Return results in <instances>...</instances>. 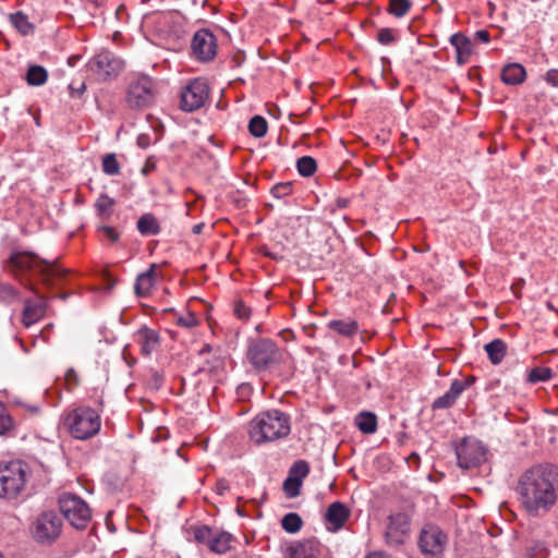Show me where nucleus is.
Masks as SVG:
<instances>
[{"mask_svg": "<svg viewBox=\"0 0 558 558\" xmlns=\"http://www.w3.org/2000/svg\"><path fill=\"white\" fill-rule=\"evenodd\" d=\"M527 518L544 519L558 507V465L538 463L523 471L514 488Z\"/></svg>", "mask_w": 558, "mask_h": 558, "instance_id": "1", "label": "nucleus"}, {"mask_svg": "<svg viewBox=\"0 0 558 558\" xmlns=\"http://www.w3.org/2000/svg\"><path fill=\"white\" fill-rule=\"evenodd\" d=\"M8 268L12 272L35 271L39 275L44 286L50 288L58 281L64 279L68 269L56 262L40 258L38 255L28 252H13L7 260Z\"/></svg>", "mask_w": 558, "mask_h": 558, "instance_id": "2", "label": "nucleus"}, {"mask_svg": "<svg viewBox=\"0 0 558 558\" xmlns=\"http://www.w3.org/2000/svg\"><path fill=\"white\" fill-rule=\"evenodd\" d=\"M291 432L290 416L279 410L256 415L250 423V438L256 445L287 437Z\"/></svg>", "mask_w": 558, "mask_h": 558, "instance_id": "3", "label": "nucleus"}, {"mask_svg": "<svg viewBox=\"0 0 558 558\" xmlns=\"http://www.w3.org/2000/svg\"><path fill=\"white\" fill-rule=\"evenodd\" d=\"M246 361L257 373L270 371L283 361V351L269 338H254L247 340Z\"/></svg>", "mask_w": 558, "mask_h": 558, "instance_id": "4", "label": "nucleus"}, {"mask_svg": "<svg viewBox=\"0 0 558 558\" xmlns=\"http://www.w3.org/2000/svg\"><path fill=\"white\" fill-rule=\"evenodd\" d=\"M29 474V466L24 461L0 463V498H15L23 490Z\"/></svg>", "mask_w": 558, "mask_h": 558, "instance_id": "5", "label": "nucleus"}, {"mask_svg": "<svg viewBox=\"0 0 558 558\" xmlns=\"http://www.w3.org/2000/svg\"><path fill=\"white\" fill-rule=\"evenodd\" d=\"M64 425L74 438L86 440L99 433L100 415L88 407L76 408L66 415Z\"/></svg>", "mask_w": 558, "mask_h": 558, "instance_id": "6", "label": "nucleus"}, {"mask_svg": "<svg viewBox=\"0 0 558 558\" xmlns=\"http://www.w3.org/2000/svg\"><path fill=\"white\" fill-rule=\"evenodd\" d=\"M156 84L146 74H135L130 77L126 87L125 102L129 108L143 110L154 105Z\"/></svg>", "mask_w": 558, "mask_h": 558, "instance_id": "7", "label": "nucleus"}, {"mask_svg": "<svg viewBox=\"0 0 558 558\" xmlns=\"http://www.w3.org/2000/svg\"><path fill=\"white\" fill-rule=\"evenodd\" d=\"M59 508L63 517L76 530H85L92 520L88 504L80 496L64 493L59 497Z\"/></svg>", "mask_w": 558, "mask_h": 558, "instance_id": "8", "label": "nucleus"}, {"mask_svg": "<svg viewBox=\"0 0 558 558\" xmlns=\"http://www.w3.org/2000/svg\"><path fill=\"white\" fill-rule=\"evenodd\" d=\"M87 69L98 82H107L122 72L124 61L109 50H101L88 61Z\"/></svg>", "mask_w": 558, "mask_h": 558, "instance_id": "9", "label": "nucleus"}, {"mask_svg": "<svg viewBox=\"0 0 558 558\" xmlns=\"http://www.w3.org/2000/svg\"><path fill=\"white\" fill-rule=\"evenodd\" d=\"M194 538L197 543L206 545L210 551L222 555L232 548L234 536L226 531H218L208 525L192 527Z\"/></svg>", "mask_w": 558, "mask_h": 558, "instance_id": "10", "label": "nucleus"}, {"mask_svg": "<svg viewBox=\"0 0 558 558\" xmlns=\"http://www.w3.org/2000/svg\"><path fill=\"white\" fill-rule=\"evenodd\" d=\"M62 519L54 511L40 513L33 523L32 534L40 544H51L61 534Z\"/></svg>", "mask_w": 558, "mask_h": 558, "instance_id": "11", "label": "nucleus"}, {"mask_svg": "<svg viewBox=\"0 0 558 558\" xmlns=\"http://www.w3.org/2000/svg\"><path fill=\"white\" fill-rule=\"evenodd\" d=\"M209 97V86L203 78H194L180 93V108L193 112L202 108Z\"/></svg>", "mask_w": 558, "mask_h": 558, "instance_id": "12", "label": "nucleus"}, {"mask_svg": "<svg viewBox=\"0 0 558 558\" xmlns=\"http://www.w3.org/2000/svg\"><path fill=\"white\" fill-rule=\"evenodd\" d=\"M447 542V535L436 525L424 526L418 536V547L424 558H441Z\"/></svg>", "mask_w": 558, "mask_h": 558, "instance_id": "13", "label": "nucleus"}, {"mask_svg": "<svg viewBox=\"0 0 558 558\" xmlns=\"http://www.w3.org/2000/svg\"><path fill=\"white\" fill-rule=\"evenodd\" d=\"M486 450L483 444L475 439L464 438L456 447L458 465L469 470L475 468L485 461Z\"/></svg>", "mask_w": 558, "mask_h": 558, "instance_id": "14", "label": "nucleus"}, {"mask_svg": "<svg viewBox=\"0 0 558 558\" xmlns=\"http://www.w3.org/2000/svg\"><path fill=\"white\" fill-rule=\"evenodd\" d=\"M386 543L391 547L402 545L410 533V517L404 512L392 513L387 518Z\"/></svg>", "mask_w": 558, "mask_h": 558, "instance_id": "15", "label": "nucleus"}, {"mask_svg": "<svg viewBox=\"0 0 558 558\" xmlns=\"http://www.w3.org/2000/svg\"><path fill=\"white\" fill-rule=\"evenodd\" d=\"M191 49L196 60L211 61L217 54V39L209 29H199L192 38Z\"/></svg>", "mask_w": 558, "mask_h": 558, "instance_id": "16", "label": "nucleus"}, {"mask_svg": "<svg viewBox=\"0 0 558 558\" xmlns=\"http://www.w3.org/2000/svg\"><path fill=\"white\" fill-rule=\"evenodd\" d=\"M320 553V544L318 541L303 539L291 544L287 548L284 558H317Z\"/></svg>", "mask_w": 558, "mask_h": 558, "instance_id": "17", "label": "nucleus"}, {"mask_svg": "<svg viewBox=\"0 0 558 558\" xmlns=\"http://www.w3.org/2000/svg\"><path fill=\"white\" fill-rule=\"evenodd\" d=\"M351 514L350 509L340 501H335L327 508L325 513V521L330 524L328 527L331 531H339L349 520Z\"/></svg>", "mask_w": 558, "mask_h": 558, "instance_id": "18", "label": "nucleus"}, {"mask_svg": "<svg viewBox=\"0 0 558 558\" xmlns=\"http://www.w3.org/2000/svg\"><path fill=\"white\" fill-rule=\"evenodd\" d=\"M135 337L141 347V352L145 356H149L160 345L159 332L146 326L141 327Z\"/></svg>", "mask_w": 558, "mask_h": 558, "instance_id": "19", "label": "nucleus"}, {"mask_svg": "<svg viewBox=\"0 0 558 558\" xmlns=\"http://www.w3.org/2000/svg\"><path fill=\"white\" fill-rule=\"evenodd\" d=\"M46 313V298L44 295H38L37 301L25 300L24 310H23V324L26 327L38 322L40 318L45 316Z\"/></svg>", "mask_w": 558, "mask_h": 558, "instance_id": "20", "label": "nucleus"}, {"mask_svg": "<svg viewBox=\"0 0 558 558\" xmlns=\"http://www.w3.org/2000/svg\"><path fill=\"white\" fill-rule=\"evenodd\" d=\"M465 388L466 384L462 380L454 379L451 383L449 390L434 400L432 404L433 410H445L451 408Z\"/></svg>", "mask_w": 558, "mask_h": 558, "instance_id": "21", "label": "nucleus"}, {"mask_svg": "<svg viewBox=\"0 0 558 558\" xmlns=\"http://www.w3.org/2000/svg\"><path fill=\"white\" fill-rule=\"evenodd\" d=\"M450 44L454 47L457 52V63L459 65L465 64L472 53L471 40L461 33H456L450 36Z\"/></svg>", "mask_w": 558, "mask_h": 558, "instance_id": "22", "label": "nucleus"}, {"mask_svg": "<svg viewBox=\"0 0 558 558\" xmlns=\"http://www.w3.org/2000/svg\"><path fill=\"white\" fill-rule=\"evenodd\" d=\"M155 268L156 265L153 264L146 271L137 276L134 287L137 296L144 298L150 293L156 281Z\"/></svg>", "mask_w": 558, "mask_h": 558, "instance_id": "23", "label": "nucleus"}, {"mask_svg": "<svg viewBox=\"0 0 558 558\" xmlns=\"http://www.w3.org/2000/svg\"><path fill=\"white\" fill-rule=\"evenodd\" d=\"M327 328L345 338L354 337L359 331V323L352 318L332 319L327 323Z\"/></svg>", "mask_w": 558, "mask_h": 558, "instance_id": "24", "label": "nucleus"}, {"mask_svg": "<svg viewBox=\"0 0 558 558\" xmlns=\"http://www.w3.org/2000/svg\"><path fill=\"white\" fill-rule=\"evenodd\" d=\"M526 72L524 66L519 63H510L504 66L501 71V80L508 85H518L524 82Z\"/></svg>", "mask_w": 558, "mask_h": 558, "instance_id": "25", "label": "nucleus"}, {"mask_svg": "<svg viewBox=\"0 0 558 558\" xmlns=\"http://www.w3.org/2000/svg\"><path fill=\"white\" fill-rule=\"evenodd\" d=\"M507 343L501 339H494L484 345V350L492 364L498 365L507 354Z\"/></svg>", "mask_w": 558, "mask_h": 558, "instance_id": "26", "label": "nucleus"}, {"mask_svg": "<svg viewBox=\"0 0 558 558\" xmlns=\"http://www.w3.org/2000/svg\"><path fill=\"white\" fill-rule=\"evenodd\" d=\"M137 230L142 235H157L160 233V225L153 214L142 215L136 223Z\"/></svg>", "mask_w": 558, "mask_h": 558, "instance_id": "27", "label": "nucleus"}, {"mask_svg": "<svg viewBox=\"0 0 558 558\" xmlns=\"http://www.w3.org/2000/svg\"><path fill=\"white\" fill-rule=\"evenodd\" d=\"M355 425L364 434H373L377 429V416L367 411H363L355 416Z\"/></svg>", "mask_w": 558, "mask_h": 558, "instance_id": "28", "label": "nucleus"}, {"mask_svg": "<svg viewBox=\"0 0 558 558\" xmlns=\"http://www.w3.org/2000/svg\"><path fill=\"white\" fill-rule=\"evenodd\" d=\"M114 205H116V201L112 197H110L109 195L102 193L99 195V197L95 202L94 207L96 209L97 215L100 218L108 219L113 211Z\"/></svg>", "mask_w": 558, "mask_h": 558, "instance_id": "29", "label": "nucleus"}, {"mask_svg": "<svg viewBox=\"0 0 558 558\" xmlns=\"http://www.w3.org/2000/svg\"><path fill=\"white\" fill-rule=\"evenodd\" d=\"M48 72L41 65H31L26 72V82L31 86H41L47 82Z\"/></svg>", "mask_w": 558, "mask_h": 558, "instance_id": "30", "label": "nucleus"}, {"mask_svg": "<svg viewBox=\"0 0 558 558\" xmlns=\"http://www.w3.org/2000/svg\"><path fill=\"white\" fill-rule=\"evenodd\" d=\"M12 25L23 35L33 33L34 25L28 22V17L23 12L19 11L10 15Z\"/></svg>", "mask_w": 558, "mask_h": 558, "instance_id": "31", "label": "nucleus"}, {"mask_svg": "<svg viewBox=\"0 0 558 558\" xmlns=\"http://www.w3.org/2000/svg\"><path fill=\"white\" fill-rule=\"evenodd\" d=\"M282 529L291 534L299 532L303 526L302 518L295 512H289L281 519Z\"/></svg>", "mask_w": 558, "mask_h": 558, "instance_id": "32", "label": "nucleus"}, {"mask_svg": "<svg viewBox=\"0 0 558 558\" xmlns=\"http://www.w3.org/2000/svg\"><path fill=\"white\" fill-rule=\"evenodd\" d=\"M296 169L302 177H311L317 170V162L311 156H303L296 160Z\"/></svg>", "mask_w": 558, "mask_h": 558, "instance_id": "33", "label": "nucleus"}, {"mask_svg": "<svg viewBox=\"0 0 558 558\" xmlns=\"http://www.w3.org/2000/svg\"><path fill=\"white\" fill-rule=\"evenodd\" d=\"M412 7L411 0H389L387 11L395 17H403Z\"/></svg>", "mask_w": 558, "mask_h": 558, "instance_id": "34", "label": "nucleus"}, {"mask_svg": "<svg viewBox=\"0 0 558 558\" xmlns=\"http://www.w3.org/2000/svg\"><path fill=\"white\" fill-rule=\"evenodd\" d=\"M268 130V124L265 118L262 116H254L248 123L250 133L257 138H260L266 135Z\"/></svg>", "mask_w": 558, "mask_h": 558, "instance_id": "35", "label": "nucleus"}, {"mask_svg": "<svg viewBox=\"0 0 558 558\" xmlns=\"http://www.w3.org/2000/svg\"><path fill=\"white\" fill-rule=\"evenodd\" d=\"M554 373L549 367L537 366L527 374V380L532 384L544 383L551 379Z\"/></svg>", "mask_w": 558, "mask_h": 558, "instance_id": "36", "label": "nucleus"}, {"mask_svg": "<svg viewBox=\"0 0 558 558\" xmlns=\"http://www.w3.org/2000/svg\"><path fill=\"white\" fill-rule=\"evenodd\" d=\"M102 171L108 175H117L120 173V163L116 154H107L102 157Z\"/></svg>", "mask_w": 558, "mask_h": 558, "instance_id": "37", "label": "nucleus"}, {"mask_svg": "<svg viewBox=\"0 0 558 558\" xmlns=\"http://www.w3.org/2000/svg\"><path fill=\"white\" fill-rule=\"evenodd\" d=\"M310 473V465L305 460H298L292 464V466L289 470L290 477L299 478V481L303 482V480Z\"/></svg>", "mask_w": 558, "mask_h": 558, "instance_id": "38", "label": "nucleus"}, {"mask_svg": "<svg viewBox=\"0 0 558 558\" xmlns=\"http://www.w3.org/2000/svg\"><path fill=\"white\" fill-rule=\"evenodd\" d=\"M13 427L14 423L12 417L10 416L4 404L0 402V435L8 434L11 429H13Z\"/></svg>", "mask_w": 558, "mask_h": 558, "instance_id": "39", "label": "nucleus"}, {"mask_svg": "<svg viewBox=\"0 0 558 558\" xmlns=\"http://www.w3.org/2000/svg\"><path fill=\"white\" fill-rule=\"evenodd\" d=\"M302 482L299 478L288 476L283 482V490L289 498H295L300 495Z\"/></svg>", "mask_w": 558, "mask_h": 558, "instance_id": "40", "label": "nucleus"}, {"mask_svg": "<svg viewBox=\"0 0 558 558\" xmlns=\"http://www.w3.org/2000/svg\"><path fill=\"white\" fill-rule=\"evenodd\" d=\"M398 39L397 31L393 28L385 27L380 28L377 33V41L380 45L388 46L396 43Z\"/></svg>", "mask_w": 558, "mask_h": 558, "instance_id": "41", "label": "nucleus"}, {"mask_svg": "<svg viewBox=\"0 0 558 558\" xmlns=\"http://www.w3.org/2000/svg\"><path fill=\"white\" fill-rule=\"evenodd\" d=\"M271 194L276 198H283L291 194L292 192V183L291 182H280L272 186Z\"/></svg>", "mask_w": 558, "mask_h": 558, "instance_id": "42", "label": "nucleus"}, {"mask_svg": "<svg viewBox=\"0 0 558 558\" xmlns=\"http://www.w3.org/2000/svg\"><path fill=\"white\" fill-rule=\"evenodd\" d=\"M234 315L246 322L251 318L252 310L243 301H236L233 307Z\"/></svg>", "mask_w": 558, "mask_h": 558, "instance_id": "43", "label": "nucleus"}, {"mask_svg": "<svg viewBox=\"0 0 558 558\" xmlns=\"http://www.w3.org/2000/svg\"><path fill=\"white\" fill-rule=\"evenodd\" d=\"M17 296L16 290L9 283H0V299L5 302H11Z\"/></svg>", "mask_w": 558, "mask_h": 558, "instance_id": "44", "label": "nucleus"}, {"mask_svg": "<svg viewBox=\"0 0 558 558\" xmlns=\"http://www.w3.org/2000/svg\"><path fill=\"white\" fill-rule=\"evenodd\" d=\"M177 324L181 327L193 328L198 324V319L194 314L187 313L185 316H180Z\"/></svg>", "mask_w": 558, "mask_h": 558, "instance_id": "45", "label": "nucleus"}, {"mask_svg": "<svg viewBox=\"0 0 558 558\" xmlns=\"http://www.w3.org/2000/svg\"><path fill=\"white\" fill-rule=\"evenodd\" d=\"M545 81L553 87H558V69H550L546 72Z\"/></svg>", "mask_w": 558, "mask_h": 558, "instance_id": "46", "label": "nucleus"}, {"mask_svg": "<svg viewBox=\"0 0 558 558\" xmlns=\"http://www.w3.org/2000/svg\"><path fill=\"white\" fill-rule=\"evenodd\" d=\"M100 230L111 242H117L119 240V233L112 227L102 226L100 227Z\"/></svg>", "mask_w": 558, "mask_h": 558, "instance_id": "47", "label": "nucleus"}, {"mask_svg": "<svg viewBox=\"0 0 558 558\" xmlns=\"http://www.w3.org/2000/svg\"><path fill=\"white\" fill-rule=\"evenodd\" d=\"M65 380L68 386L75 387L78 385V376L73 368H70L65 373Z\"/></svg>", "mask_w": 558, "mask_h": 558, "instance_id": "48", "label": "nucleus"}, {"mask_svg": "<svg viewBox=\"0 0 558 558\" xmlns=\"http://www.w3.org/2000/svg\"><path fill=\"white\" fill-rule=\"evenodd\" d=\"M163 380H165L163 375L161 373L155 372L151 375L150 385L155 389H159L162 386Z\"/></svg>", "mask_w": 558, "mask_h": 558, "instance_id": "49", "label": "nucleus"}, {"mask_svg": "<svg viewBox=\"0 0 558 558\" xmlns=\"http://www.w3.org/2000/svg\"><path fill=\"white\" fill-rule=\"evenodd\" d=\"M475 38L481 40L482 43H489L490 40V35L488 33V31L486 29H480L475 33Z\"/></svg>", "mask_w": 558, "mask_h": 558, "instance_id": "50", "label": "nucleus"}, {"mask_svg": "<svg viewBox=\"0 0 558 558\" xmlns=\"http://www.w3.org/2000/svg\"><path fill=\"white\" fill-rule=\"evenodd\" d=\"M85 88L86 86L84 83H81L78 87H74L72 84L69 85V89L71 90V95L73 97L81 96L85 92Z\"/></svg>", "mask_w": 558, "mask_h": 558, "instance_id": "51", "label": "nucleus"}, {"mask_svg": "<svg viewBox=\"0 0 558 558\" xmlns=\"http://www.w3.org/2000/svg\"><path fill=\"white\" fill-rule=\"evenodd\" d=\"M228 489H229V485H228L227 481H225V480L218 481V483H217V493L219 495H223L225 492H227Z\"/></svg>", "mask_w": 558, "mask_h": 558, "instance_id": "52", "label": "nucleus"}, {"mask_svg": "<svg viewBox=\"0 0 558 558\" xmlns=\"http://www.w3.org/2000/svg\"><path fill=\"white\" fill-rule=\"evenodd\" d=\"M155 169V162L151 161L150 159H148L146 162H145V166L143 167L142 169V173L147 175L148 173H150L153 170Z\"/></svg>", "mask_w": 558, "mask_h": 558, "instance_id": "53", "label": "nucleus"}, {"mask_svg": "<svg viewBox=\"0 0 558 558\" xmlns=\"http://www.w3.org/2000/svg\"><path fill=\"white\" fill-rule=\"evenodd\" d=\"M262 252L265 256H267L271 259L278 260L279 258H281L278 254L268 251L266 247H263Z\"/></svg>", "mask_w": 558, "mask_h": 558, "instance_id": "54", "label": "nucleus"}, {"mask_svg": "<svg viewBox=\"0 0 558 558\" xmlns=\"http://www.w3.org/2000/svg\"><path fill=\"white\" fill-rule=\"evenodd\" d=\"M349 205V199L344 197H339L336 201V206L338 208H345Z\"/></svg>", "mask_w": 558, "mask_h": 558, "instance_id": "55", "label": "nucleus"}, {"mask_svg": "<svg viewBox=\"0 0 558 558\" xmlns=\"http://www.w3.org/2000/svg\"><path fill=\"white\" fill-rule=\"evenodd\" d=\"M365 558H392V557L388 556L381 551H375V553L367 555Z\"/></svg>", "mask_w": 558, "mask_h": 558, "instance_id": "56", "label": "nucleus"}, {"mask_svg": "<svg viewBox=\"0 0 558 558\" xmlns=\"http://www.w3.org/2000/svg\"><path fill=\"white\" fill-rule=\"evenodd\" d=\"M203 227H204V223H197V225H195V226L193 227V229H192V230H193V233H195V234L201 233V232H202V230H203Z\"/></svg>", "mask_w": 558, "mask_h": 558, "instance_id": "57", "label": "nucleus"}, {"mask_svg": "<svg viewBox=\"0 0 558 558\" xmlns=\"http://www.w3.org/2000/svg\"><path fill=\"white\" fill-rule=\"evenodd\" d=\"M474 379L473 378H470V379H466L465 381H463L464 384H466V387L473 381Z\"/></svg>", "mask_w": 558, "mask_h": 558, "instance_id": "58", "label": "nucleus"}, {"mask_svg": "<svg viewBox=\"0 0 558 558\" xmlns=\"http://www.w3.org/2000/svg\"><path fill=\"white\" fill-rule=\"evenodd\" d=\"M138 145L145 144V141L141 142V138H137Z\"/></svg>", "mask_w": 558, "mask_h": 558, "instance_id": "59", "label": "nucleus"}, {"mask_svg": "<svg viewBox=\"0 0 558 558\" xmlns=\"http://www.w3.org/2000/svg\"><path fill=\"white\" fill-rule=\"evenodd\" d=\"M138 145L145 144V141L141 142V138H137Z\"/></svg>", "mask_w": 558, "mask_h": 558, "instance_id": "60", "label": "nucleus"}, {"mask_svg": "<svg viewBox=\"0 0 558 558\" xmlns=\"http://www.w3.org/2000/svg\"><path fill=\"white\" fill-rule=\"evenodd\" d=\"M138 145L145 144V141L141 142V138H137Z\"/></svg>", "mask_w": 558, "mask_h": 558, "instance_id": "61", "label": "nucleus"}, {"mask_svg": "<svg viewBox=\"0 0 558 558\" xmlns=\"http://www.w3.org/2000/svg\"><path fill=\"white\" fill-rule=\"evenodd\" d=\"M61 299L65 300L66 299V295L65 294H61L60 295Z\"/></svg>", "mask_w": 558, "mask_h": 558, "instance_id": "62", "label": "nucleus"}, {"mask_svg": "<svg viewBox=\"0 0 558 558\" xmlns=\"http://www.w3.org/2000/svg\"><path fill=\"white\" fill-rule=\"evenodd\" d=\"M0 558H2V555L0 554Z\"/></svg>", "mask_w": 558, "mask_h": 558, "instance_id": "63", "label": "nucleus"}]
</instances>
